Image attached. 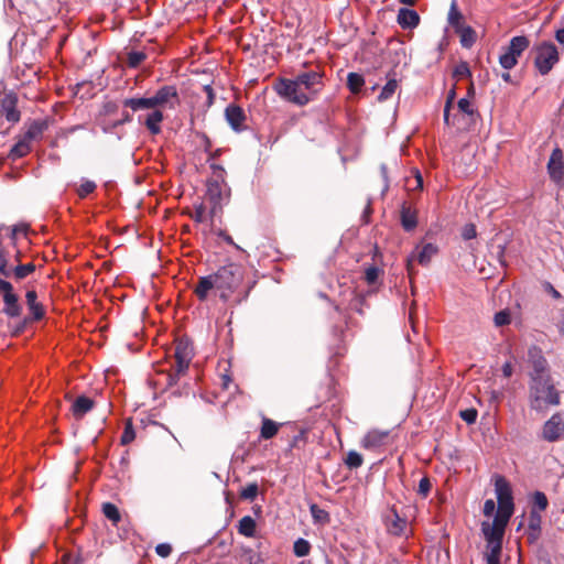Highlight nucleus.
<instances>
[{
	"label": "nucleus",
	"mask_w": 564,
	"mask_h": 564,
	"mask_svg": "<svg viewBox=\"0 0 564 564\" xmlns=\"http://www.w3.org/2000/svg\"><path fill=\"white\" fill-rule=\"evenodd\" d=\"M323 88V75L319 72H303L294 78H280L274 85L275 93L283 99L297 106L314 100Z\"/></svg>",
	"instance_id": "f257e3e1"
},
{
	"label": "nucleus",
	"mask_w": 564,
	"mask_h": 564,
	"mask_svg": "<svg viewBox=\"0 0 564 564\" xmlns=\"http://www.w3.org/2000/svg\"><path fill=\"white\" fill-rule=\"evenodd\" d=\"M528 400L531 410L541 413L560 405L561 393L549 375L536 371L530 379Z\"/></svg>",
	"instance_id": "f03ea898"
},
{
	"label": "nucleus",
	"mask_w": 564,
	"mask_h": 564,
	"mask_svg": "<svg viewBox=\"0 0 564 564\" xmlns=\"http://www.w3.org/2000/svg\"><path fill=\"white\" fill-rule=\"evenodd\" d=\"M214 178L207 182L206 198L212 204L209 216L216 217L223 209V206L228 203L230 189L225 182V170L223 166L213 164Z\"/></svg>",
	"instance_id": "7ed1b4c3"
},
{
	"label": "nucleus",
	"mask_w": 564,
	"mask_h": 564,
	"mask_svg": "<svg viewBox=\"0 0 564 564\" xmlns=\"http://www.w3.org/2000/svg\"><path fill=\"white\" fill-rule=\"evenodd\" d=\"M214 276L216 280V291L219 292L221 300L227 301L242 282L243 269L237 263H228L219 268L214 273Z\"/></svg>",
	"instance_id": "20e7f679"
},
{
	"label": "nucleus",
	"mask_w": 564,
	"mask_h": 564,
	"mask_svg": "<svg viewBox=\"0 0 564 564\" xmlns=\"http://www.w3.org/2000/svg\"><path fill=\"white\" fill-rule=\"evenodd\" d=\"M531 53L536 70L543 76L547 75L560 61L557 47L550 41L535 44Z\"/></svg>",
	"instance_id": "39448f33"
},
{
	"label": "nucleus",
	"mask_w": 564,
	"mask_h": 564,
	"mask_svg": "<svg viewBox=\"0 0 564 564\" xmlns=\"http://www.w3.org/2000/svg\"><path fill=\"white\" fill-rule=\"evenodd\" d=\"M193 356V347L187 339L176 340L174 350L175 368L174 372L169 375L170 386L175 384L178 378L186 373Z\"/></svg>",
	"instance_id": "423d86ee"
},
{
	"label": "nucleus",
	"mask_w": 564,
	"mask_h": 564,
	"mask_svg": "<svg viewBox=\"0 0 564 564\" xmlns=\"http://www.w3.org/2000/svg\"><path fill=\"white\" fill-rule=\"evenodd\" d=\"M530 41L524 35L513 36L509 45L503 48V52L499 56L500 66L510 70L518 64V58L522 55V53L529 48Z\"/></svg>",
	"instance_id": "0eeeda50"
},
{
	"label": "nucleus",
	"mask_w": 564,
	"mask_h": 564,
	"mask_svg": "<svg viewBox=\"0 0 564 564\" xmlns=\"http://www.w3.org/2000/svg\"><path fill=\"white\" fill-rule=\"evenodd\" d=\"M539 437L547 443H555L564 438V415L556 412L546 420L539 433Z\"/></svg>",
	"instance_id": "6e6552de"
},
{
	"label": "nucleus",
	"mask_w": 564,
	"mask_h": 564,
	"mask_svg": "<svg viewBox=\"0 0 564 564\" xmlns=\"http://www.w3.org/2000/svg\"><path fill=\"white\" fill-rule=\"evenodd\" d=\"M0 295L3 300V313L10 317H19L22 313V306L19 304L18 295L13 292V286L10 282L0 278Z\"/></svg>",
	"instance_id": "1a4fd4ad"
},
{
	"label": "nucleus",
	"mask_w": 564,
	"mask_h": 564,
	"mask_svg": "<svg viewBox=\"0 0 564 564\" xmlns=\"http://www.w3.org/2000/svg\"><path fill=\"white\" fill-rule=\"evenodd\" d=\"M152 97L155 108L175 109L181 104L177 88L173 85L160 87Z\"/></svg>",
	"instance_id": "9d476101"
},
{
	"label": "nucleus",
	"mask_w": 564,
	"mask_h": 564,
	"mask_svg": "<svg viewBox=\"0 0 564 564\" xmlns=\"http://www.w3.org/2000/svg\"><path fill=\"white\" fill-rule=\"evenodd\" d=\"M547 173L552 182L558 186L564 185V155L563 151L556 147L553 149L547 165Z\"/></svg>",
	"instance_id": "9b49d317"
},
{
	"label": "nucleus",
	"mask_w": 564,
	"mask_h": 564,
	"mask_svg": "<svg viewBox=\"0 0 564 564\" xmlns=\"http://www.w3.org/2000/svg\"><path fill=\"white\" fill-rule=\"evenodd\" d=\"M438 252V248L436 245L432 242L424 243L423 246H417L415 248V252H413L411 256L406 259V270L409 274L412 273L413 270V261L414 259L421 264V265H427L432 258L436 256Z\"/></svg>",
	"instance_id": "f8f14e48"
},
{
	"label": "nucleus",
	"mask_w": 564,
	"mask_h": 564,
	"mask_svg": "<svg viewBox=\"0 0 564 564\" xmlns=\"http://www.w3.org/2000/svg\"><path fill=\"white\" fill-rule=\"evenodd\" d=\"M390 431L372 429L366 433L361 440V446L365 449L373 451L384 446L389 442Z\"/></svg>",
	"instance_id": "ddd939ff"
},
{
	"label": "nucleus",
	"mask_w": 564,
	"mask_h": 564,
	"mask_svg": "<svg viewBox=\"0 0 564 564\" xmlns=\"http://www.w3.org/2000/svg\"><path fill=\"white\" fill-rule=\"evenodd\" d=\"M225 118L234 131L241 132L246 129V115L241 107L235 104L228 105L225 109Z\"/></svg>",
	"instance_id": "4468645a"
},
{
	"label": "nucleus",
	"mask_w": 564,
	"mask_h": 564,
	"mask_svg": "<svg viewBox=\"0 0 564 564\" xmlns=\"http://www.w3.org/2000/svg\"><path fill=\"white\" fill-rule=\"evenodd\" d=\"M384 524L390 534L400 536L405 533L408 521L401 518L394 509H391L384 514Z\"/></svg>",
	"instance_id": "2eb2a0df"
},
{
	"label": "nucleus",
	"mask_w": 564,
	"mask_h": 564,
	"mask_svg": "<svg viewBox=\"0 0 564 564\" xmlns=\"http://www.w3.org/2000/svg\"><path fill=\"white\" fill-rule=\"evenodd\" d=\"M495 491L498 507H514L510 485L502 476L496 477Z\"/></svg>",
	"instance_id": "dca6fc26"
},
{
	"label": "nucleus",
	"mask_w": 564,
	"mask_h": 564,
	"mask_svg": "<svg viewBox=\"0 0 564 564\" xmlns=\"http://www.w3.org/2000/svg\"><path fill=\"white\" fill-rule=\"evenodd\" d=\"M397 21L403 29H413L420 22V15L415 10L401 8L398 11Z\"/></svg>",
	"instance_id": "f3484780"
},
{
	"label": "nucleus",
	"mask_w": 564,
	"mask_h": 564,
	"mask_svg": "<svg viewBox=\"0 0 564 564\" xmlns=\"http://www.w3.org/2000/svg\"><path fill=\"white\" fill-rule=\"evenodd\" d=\"M214 289L216 290V280H215V276L213 273V274L199 278L198 283L195 286L194 293L197 295V297L200 301H205V300H207L209 292Z\"/></svg>",
	"instance_id": "a211bd4d"
},
{
	"label": "nucleus",
	"mask_w": 564,
	"mask_h": 564,
	"mask_svg": "<svg viewBox=\"0 0 564 564\" xmlns=\"http://www.w3.org/2000/svg\"><path fill=\"white\" fill-rule=\"evenodd\" d=\"M506 525L494 521L492 524L484 523L482 532L486 541H502Z\"/></svg>",
	"instance_id": "6ab92c4d"
},
{
	"label": "nucleus",
	"mask_w": 564,
	"mask_h": 564,
	"mask_svg": "<svg viewBox=\"0 0 564 564\" xmlns=\"http://www.w3.org/2000/svg\"><path fill=\"white\" fill-rule=\"evenodd\" d=\"M94 406V401L85 395L78 397L73 405L72 412L75 417L82 419L87 412H89Z\"/></svg>",
	"instance_id": "aec40b11"
},
{
	"label": "nucleus",
	"mask_w": 564,
	"mask_h": 564,
	"mask_svg": "<svg viewBox=\"0 0 564 564\" xmlns=\"http://www.w3.org/2000/svg\"><path fill=\"white\" fill-rule=\"evenodd\" d=\"M123 106L130 108L133 111L142 110V109H155V105H154L152 96L124 99Z\"/></svg>",
	"instance_id": "412c9836"
},
{
	"label": "nucleus",
	"mask_w": 564,
	"mask_h": 564,
	"mask_svg": "<svg viewBox=\"0 0 564 564\" xmlns=\"http://www.w3.org/2000/svg\"><path fill=\"white\" fill-rule=\"evenodd\" d=\"M26 304L34 319H41L44 316L42 304L37 302V294L34 290H30L25 294Z\"/></svg>",
	"instance_id": "4be33fe9"
},
{
	"label": "nucleus",
	"mask_w": 564,
	"mask_h": 564,
	"mask_svg": "<svg viewBox=\"0 0 564 564\" xmlns=\"http://www.w3.org/2000/svg\"><path fill=\"white\" fill-rule=\"evenodd\" d=\"M163 121V112L154 109L148 115L144 124L151 134H159L161 132V122Z\"/></svg>",
	"instance_id": "5701e85b"
},
{
	"label": "nucleus",
	"mask_w": 564,
	"mask_h": 564,
	"mask_svg": "<svg viewBox=\"0 0 564 564\" xmlns=\"http://www.w3.org/2000/svg\"><path fill=\"white\" fill-rule=\"evenodd\" d=\"M488 552L486 554L487 564L500 563L502 541H487Z\"/></svg>",
	"instance_id": "b1692460"
},
{
	"label": "nucleus",
	"mask_w": 564,
	"mask_h": 564,
	"mask_svg": "<svg viewBox=\"0 0 564 564\" xmlns=\"http://www.w3.org/2000/svg\"><path fill=\"white\" fill-rule=\"evenodd\" d=\"M256 528L257 524L254 519L250 516H245L239 521L238 532L243 536L252 538L256 534Z\"/></svg>",
	"instance_id": "393cba45"
},
{
	"label": "nucleus",
	"mask_w": 564,
	"mask_h": 564,
	"mask_svg": "<svg viewBox=\"0 0 564 564\" xmlns=\"http://www.w3.org/2000/svg\"><path fill=\"white\" fill-rule=\"evenodd\" d=\"M448 23L451 24V26L457 31L459 30L460 28H464L466 26L464 24V17L463 14L460 13V11L458 10L457 8V4H456V1L453 0L452 1V4H451V8H449V12H448Z\"/></svg>",
	"instance_id": "a878e982"
},
{
	"label": "nucleus",
	"mask_w": 564,
	"mask_h": 564,
	"mask_svg": "<svg viewBox=\"0 0 564 564\" xmlns=\"http://www.w3.org/2000/svg\"><path fill=\"white\" fill-rule=\"evenodd\" d=\"M455 32L459 35L463 47L469 48L474 45L476 41V33L470 26L466 25Z\"/></svg>",
	"instance_id": "bb28decb"
},
{
	"label": "nucleus",
	"mask_w": 564,
	"mask_h": 564,
	"mask_svg": "<svg viewBox=\"0 0 564 564\" xmlns=\"http://www.w3.org/2000/svg\"><path fill=\"white\" fill-rule=\"evenodd\" d=\"M401 223L406 231H411L416 227V216L410 208L403 207L401 210Z\"/></svg>",
	"instance_id": "cd10ccee"
},
{
	"label": "nucleus",
	"mask_w": 564,
	"mask_h": 564,
	"mask_svg": "<svg viewBox=\"0 0 564 564\" xmlns=\"http://www.w3.org/2000/svg\"><path fill=\"white\" fill-rule=\"evenodd\" d=\"M278 430L279 425L274 421L263 419L260 435L263 440H270L278 433Z\"/></svg>",
	"instance_id": "c85d7f7f"
},
{
	"label": "nucleus",
	"mask_w": 564,
	"mask_h": 564,
	"mask_svg": "<svg viewBox=\"0 0 564 564\" xmlns=\"http://www.w3.org/2000/svg\"><path fill=\"white\" fill-rule=\"evenodd\" d=\"M102 513L113 524H118L121 520L119 509L111 502H106L102 505Z\"/></svg>",
	"instance_id": "c756f323"
},
{
	"label": "nucleus",
	"mask_w": 564,
	"mask_h": 564,
	"mask_svg": "<svg viewBox=\"0 0 564 564\" xmlns=\"http://www.w3.org/2000/svg\"><path fill=\"white\" fill-rule=\"evenodd\" d=\"M457 107L458 111L463 115H466L470 120H474L475 116L477 115L474 105L467 97L460 98L457 102Z\"/></svg>",
	"instance_id": "7c9ffc66"
},
{
	"label": "nucleus",
	"mask_w": 564,
	"mask_h": 564,
	"mask_svg": "<svg viewBox=\"0 0 564 564\" xmlns=\"http://www.w3.org/2000/svg\"><path fill=\"white\" fill-rule=\"evenodd\" d=\"M365 85V79L362 75L358 73H349L347 76V86L351 93L356 94L360 91L362 86Z\"/></svg>",
	"instance_id": "2f4dec72"
},
{
	"label": "nucleus",
	"mask_w": 564,
	"mask_h": 564,
	"mask_svg": "<svg viewBox=\"0 0 564 564\" xmlns=\"http://www.w3.org/2000/svg\"><path fill=\"white\" fill-rule=\"evenodd\" d=\"M30 142H28L25 139H22L12 147L10 151V156L12 159H20L26 155L30 152Z\"/></svg>",
	"instance_id": "473e14b6"
},
{
	"label": "nucleus",
	"mask_w": 564,
	"mask_h": 564,
	"mask_svg": "<svg viewBox=\"0 0 564 564\" xmlns=\"http://www.w3.org/2000/svg\"><path fill=\"white\" fill-rule=\"evenodd\" d=\"M549 506L547 497L542 491H535L532 496V509L536 510L538 512L544 511Z\"/></svg>",
	"instance_id": "72a5a7b5"
},
{
	"label": "nucleus",
	"mask_w": 564,
	"mask_h": 564,
	"mask_svg": "<svg viewBox=\"0 0 564 564\" xmlns=\"http://www.w3.org/2000/svg\"><path fill=\"white\" fill-rule=\"evenodd\" d=\"M44 123L37 121L33 122L24 133L23 139H25L28 142H31L40 138L44 131Z\"/></svg>",
	"instance_id": "f704fd0d"
},
{
	"label": "nucleus",
	"mask_w": 564,
	"mask_h": 564,
	"mask_svg": "<svg viewBox=\"0 0 564 564\" xmlns=\"http://www.w3.org/2000/svg\"><path fill=\"white\" fill-rule=\"evenodd\" d=\"M311 551V544L307 540L299 538L293 544V552L296 556H306Z\"/></svg>",
	"instance_id": "c9c22d12"
},
{
	"label": "nucleus",
	"mask_w": 564,
	"mask_h": 564,
	"mask_svg": "<svg viewBox=\"0 0 564 564\" xmlns=\"http://www.w3.org/2000/svg\"><path fill=\"white\" fill-rule=\"evenodd\" d=\"M398 88V82L395 79H390L387 82V84L382 87L378 100L384 101L392 97V95L395 93Z\"/></svg>",
	"instance_id": "e433bc0d"
},
{
	"label": "nucleus",
	"mask_w": 564,
	"mask_h": 564,
	"mask_svg": "<svg viewBox=\"0 0 564 564\" xmlns=\"http://www.w3.org/2000/svg\"><path fill=\"white\" fill-rule=\"evenodd\" d=\"M310 512L315 522L318 523H327L329 522V514L324 509L319 508L317 505L313 503L310 507Z\"/></svg>",
	"instance_id": "4c0bfd02"
},
{
	"label": "nucleus",
	"mask_w": 564,
	"mask_h": 564,
	"mask_svg": "<svg viewBox=\"0 0 564 564\" xmlns=\"http://www.w3.org/2000/svg\"><path fill=\"white\" fill-rule=\"evenodd\" d=\"M35 270V265L33 263H26V264H18L13 268V276L17 280H23L31 273H33Z\"/></svg>",
	"instance_id": "58836bf2"
},
{
	"label": "nucleus",
	"mask_w": 564,
	"mask_h": 564,
	"mask_svg": "<svg viewBox=\"0 0 564 564\" xmlns=\"http://www.w3.org/2000/svg\"><path fill=\"white\" fill-rule=\"evenodd\" d=\"M513 509L514 507H498L494 521L499 522L502 525H507L513 513Z\"/></svg>",
	"instance_id": "ea45409f"
},
{
	"label": "nucleus",
	"mask_w": 564,
	"mask_h": 564,
	"mask_svg": "<svg viewBox=\"0 0 564 564\" xmlns=\"http://www.w3.org/2000/svg\"><path fill=\"white\" fill-rule=\"evenodd\" d=\"M364 463V458L362 456L356 452V451H349L347 453V456H346V459H345V464L350 468V469H356V468H359Z\"/></svg>",
	"instance_id": "a19ab883"
},
{
	"label": "nucleus",
	"mask_w": 564,
	"mask_h": 564,
	"mask_svg": "<svg viewBox=\"0 0 564 564\" xmlns=\"http://www.w3.org/2000/svg\"><path fill=\"white\" fill-rule=\"evenodd\" d=\"M541 522H542L541 513L538 512L536 510H531L530 514H529V522H528L529 529L531 531L535 532L536 534H539L540 530H541Z\"/></svg>",
	"instance_id": "79ce46f5"
},
{
	"label": "nucleus",
	"mask_w": 564,
	"mask_h": 564,
	"mask_svg": "<svg viewBox=\"0 0 564 564\" xmlns=\"http://www.w3.org/2000/svg\"><path fill=\"white\" fill-rule=\"evenodd\" d=\"M135 438V432L132 425L131 420H128L124 424V430L121 435V444L128 445Z\"/></svg>",
	"instance_id": "37998d69"
},
{
	"label": "nucleus",
	"mask_w": 564,
	"mask_h": 564,
	"mask_svg": "<svg viewBox=\"0 0 564 564\" xmlns=\"http://www.w3.org/2000/svg\"><path fill=\"white\" fill-rule=\"evenodd\" d=\"M259 487L256 482L248 484L242 490L240 491V497L246 500H254V498L258 496Z\"/></svg>",
	"instance_id": "c03bdc74"
},
{
	"label": "nucleus",
	"mask_w": 564,
	"mask_h": 564,
	"mask_svg": "<svg viewBox=\"0 0 564 564\" xmlns=\"http://www.w3.org/2000/svg\"><path fill=\"white\" fill-rule=\"evenodd\" d=\"M510 322H511L510 313L507 310L499 311L494 316V323L497 327L508 325V324H510Z\"/></svg>",
	"instance_id": "a18cd8bd"
},
{
	"label": "nucleus",
	"mask_w": 564,
	"mask_h": 564,
	"mask_svg": "<svg viewBox=\"0 0 564 564\" xmlns=\"http://www.w3.org/2000/svg\"><path fill=\"white\" fill-rule=\"evenodd\" d=\"M96 188V184L93 181L85 180L80 184L79 188L77 189V194L79 197H86L90 193H93Z\"/></svg>",
	"instance_id": "49530a36"
},
{
	"label": "nucleus",
	"mask_w": 564,
	"mask_h": 564,
	"mask_svg": "<svg viewBox=\"0 0 564 564\" xmlns=\"http://www.w3.org/2000/svg\"><path fill=\"white\" fill-rule=\"evenodd\" d=\"M145 58V54L142 52H130L128 55V64L131 67L139 66Z\"/></svg>",
	"instance_id": "de8ad7c7"
},
{
	"label": "nucleus",
	"mask_w": 564,
	"mask_h": 564,
	"mask_svg": "<svg viewBox=\"0 0 564 564\" xmlns=\"http://www.w3.org/2000/svg\"><path fill=\"white\" fill-rule=\"evenodd\" d=\"M192 218L196 223H204L207 219L206 208L203 204L195 206Z\"/></svg>",
	"instance_id": "09e8293b"
},
{
	"label": "nucleus",
	"mask_w": 564,
	"mask_h": 564,
	"mask_svg": "<svg viewBox=\"0 0 564 564\" xmlns=\"http://www.w3.org/2000/svg\"><path fill=\"white\" fill-rule=\"evenodd\" d=\"M432 488V484L427 477L421 478L417 487V494L422 497H427Z\"/></svg>",
	"instance_id": "8fccbe9b"
},
{
	"label": "nucleus",
	"mask_w": 564,
	"mask_h": 564,
	"mask_svg": "<svg viewBox=\"0 0 564 564\" xmlns=\"http://www.w3.org/2000/svg\"><path fill=\"white\" fill-rule=\"evenodd\" d=\"M454 75L458 78L469 77L471 74L468 64L466 62H462L456 65Z\"/></svg>",
	"instance_id": "3c124183"
},
{
	"label": "nucleus",
	"mask_w": 564,
	"mask_h": 564,
	"mask_svg": "<svg viewBox=\"0 0 564 564\" xmlns=\"http://www.w3.org/2000/svg\"><path fill=\"white\" fill-rule=\"evenodd\" d=\"M380 270L377 267H369L365 271V279L369 284H373L379 276Z\"/></svg>",
	"instance_id": "603ef678"
},
{
	"label": "nucleus",
	"mask_w": 564,
	"mask_h": 564,
	"mask_svg": "<svg viewBox=\"0 0 564 564\" xmlns=\"http://www.w3.org/2000/svg\"><path fill=\"white\" fill-rule=\"evenodd\" d=\"M460 417L468 424H473L477 419V411L475 409H467L460 412Z\"/></svg>",
	"instance_id": "864d4df0"
},
{
	"label": "nucleus",
	"mask_w": 564,
	"mask_h": 564,
	"mask_svg": "<svg viewBox=\"0 0 564 564\" xmlns=\"http://www.w3.org/2000/svg\"><path fill=\"white\" fill-rule=\"evenodd\" d=\"M155 552L161 557H167L172 552V546L169 543H160L155 546Z\"/></svg>",
	"instance_id": "5fc2aeb1"
},
{
	"label": "nucleus",
	"mask_w": 564,
	"mask_h": 564,
	"mask_svg": "<svg viewBox=\"0 0 564 564\" xmlns=\"http://www.w3.org/2000/svg\"><path fill=\"white\" fill-rule=\"evenodd\" d=\"M476 227L473 224H468L464 227L462 236L465 240H470L476 237Z\"/></svg>",
	"instance_id": "6e6d98bb"
},
{
	"label": "nucleus",
	"mask_w": 564,
	"mask_h": 564,
	"mask_svg": "<svg viewBox=\"0 0 564 564\" xmlns=\"http://www.w3.org/2000/svg\"><path fill=\"white\" fill-rule=\"evenodd\" d=\"M6 118L8 121L17 122L20 120V112L14 107H10L7 109Z\"/></svg>",
	"instance_id": "4d7b16f0"
},
{
	"label": "nucleus",
	"mask_w": 564,
	"mask_h": 564,
	"mask_svg": "<svg viewBox=\"0 0 564 564\" xmlns=\"http://www.w3.org/2000/svg\"><path fill=\"white\" fill-rule=\"evenodd\" d=\"M496 505L495 501L491 499H488L484 503V514L487 517H490L495 511Z\"/></svg>",
	"instance_id": "13d9d810"
},
{
	"label": "nucleus",
	"mask_w": 564,
	"mask_h": 564,
	"mask_svg": "<svg viewBox=\"0 0 564 564\" xmlns=\"http://www.w3.org/2000/svg\"><path fill=\"white\" fill-rule=\"evenodd\" d=\"M204 91L206 93V96H207L206 104H207L208 107H210L214 104V100H215L214 90H213L210 85H205L204 86Z\"/></svg>",
	"instance_id": "bf43d9fd"
},
{
	"label": "nucleus",
	"mask_w": 564,
	"mask_h": 564,
	"mask_svg": "<svg viewBox=\"0 0 564 564\" xmlns=\"http://www.w3.org/2000/svg\"><path fill=\"white\" fill-rule=\"evenodd\" d=\"M453 100H447L446 99V102H445V107H444V122L445 124L449 126L451 124V121H449V111H451V108H452V105H453Z\"/></svg>",
	"instance_id": "052dcab7"
},
{
	"label": "nucleus",
	"mask_w": 564,
	"mask_h": 564,
	"mask_svg": "<svg viewBox=\"0 0 564 564\" xmlns=\"http://www.w3.org/2000/svg\"><path fill=\"white\" fill-rule=\"evenodd\" d=\"M129 121H131V116H130L128 112H126V113L122 116V118H121V119L116 120V121H113V122H112V127H119V126H121V124H123V123H126V122H129Z\"/></svg>",
	"instance_id": "680f3d73"
},
{
	"label": "nucleus",
	"mask_w": 564,
	"mask_h": 564,
	"mask_svg": "<svg viewBox=\"0 0 564 564\" xmlns=\"http://www.w3.org/2000/svg\"><path fill=\"white\" fill-rule=\"evenodd\" d=\"M423 187V177L421 173L416 170L415 171V186L414 189H421Z\"/></svg>",
	"instance_id": "e2e57ef3"
},
{
	"label": "nucleus",
	"mask_w": 564,
	"mask_h": 564,
	"mask_svg": "<svg viewBox=\"0 0 564 564\" xmlns=\"http://www.w3.org/2000/svg\"><path fill=\"white\" fill-rule=\"evenodd\" d=\"M0 274L4 278H10L13 275V269L8 265L0 268Z\"/></svg>",
	"instance_id": "0e129e2a"
},
{
	"label": "nucleus",
	"mask_w": 564,
	"mask_h": 564,
	"mask_svg": "<svg viewBox=\"0 0 564 564\" xmlns=\"http://www.w3.org/2000/svg\"><path fill=\"white\" fill-rule=\"evenodd\" d=\"M502 373L506 378H509L512 375V366L510 362H506L502 366Z\"/></svg>",
	"instance_id": "69168bd1"
},
{
	"label": "nucleus",
	"mask_w": 564,
	"mask_h": 564,
	"mask_svg": "<svg viewBox=\"0 0 564 564\" xmlns=\"http://www.w3.org/2000/svg\"><path fill=\"white\" fill-rule=\"evenodd\" d=\"M558 332L564 335V308L561 310V319L557 323Z\"/></svg>",
	"instance_id": "338daca9"
},
{
	"label": "nucleus",
	"mask_w": 564,
	"mask_h": 564,
	"mask_svg": "<svg viewBox=\"0 0 564 564\" xmlns=\"http://www.w3.org/2000/svg\"><path fill=\"white\" fill-rule=\"evenodd\" d=\"M555 39L558 43L564 45V26L556 31Z\"/></svg>",
	"instance_id": "774afa93"
}]
</instances>
